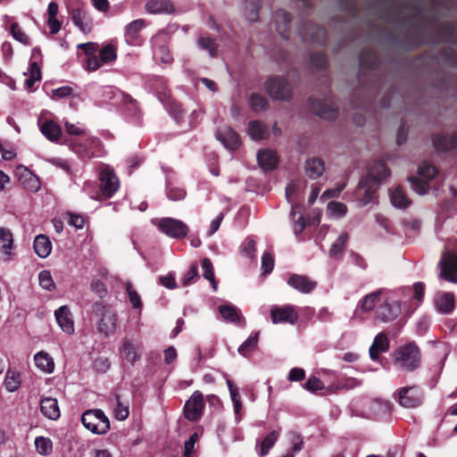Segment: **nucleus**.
Here are the masks:
<instances>
[{"label":"nucleus","instance_id":"nucleus-44","mask_svg":"<svg viewBox=\"0 0 457 457\" xmlns=\"http://www.w3.org/2000/svg\"><path fill=\"white\" fill-rule=\"evenodd\" d=\"M197 46L202 49L209 53L211 57L217 55V44L214 39L211 37H201L197 40Z\"/></svg>","mask_w":457,"mask_h":457},{"label":"nucleus","instance_id":"nucleus-23","mask_svg":"<svg viewBox=\"0 0 457 457\" xmlns=\"http://www.w3.org/2000/svg\"><path fill=\"white\" fill-rule=\"evenodd\" d=\"M40 411L45 417L53 420H56L61 415L57 400L52 397H46L41 400Z\"/></svg>","mask_w":457,"mask_h":457},{"label":"nucleus","instance_id":"nucleus-31","mask_svg":"<svg viewBox=\"0 0 457 457\" xmlns=\"http://www.w3.org/2000/svg\"><path fill=\"white\" fill-rule=\"evenodd\" d=\"M247 131L250 137L253 140L265 139L269 137L268 128L259 120L251 121Z\"/></svg>","mask_w":457,"mask_h":457},{"label":"nucleus","instance_id":"nucleus-24","mask_svg":"<svg viewBox=\"0 0 457 457\" xmlns=\"http://www.w3.org/2000/svg\"><path fill=\"white\" fill-rule=\"evenodd\" d=\"M389 348V340L386 334L379 333L374 338V341L370 347V356L371 360L376 361L378 355L382 353L387 352Z\"/></svg>","mask_w":457,"mask_h":457},{"label":"nucleus","instance_id":"nucleus-12","mask_svg":"<svg viewBox=\"0 0 457 457\" xmlns=\"http://www.w3.org/2000/svg\"><path fill=\"white\" fill-rule=\"evenodd\" d=\"M439 265L441 267L440 277L449 282L457 284V255L445 253Z\"/></svg>","mask_w":457,"mask_h":457},{"label":"nucleus","instance_id":"nucleus-58","mask_svg":"<svg viewBox=\"0 0 457 457\" xmlns=\"http://www.w3.org/2000/svg\"><path fill=\"white\" fill-rule=\"evenodd\" d=\"M290 440L292 443V448L291 450L294 453H298L302 450L303 441L300 434L296 432H290L289 433Z\"/></svg>","mask_w":457,"mask_h":457},{"label":"nucleus","instance_id":"nucleus-47","mask_svg":"<svg viewBox=\"0 0 457 457\" xmlns=\"http://www.w3.org/2000/svg\"><path fill=\"white\" fill-rule=\"evenodd\" d=\"M245 17L249 21L258 19L259 3L256 0H246L245 4Z\"/></svg>","mask_w":457,"mask_h":457},{"label":"nucleus","instance_id":"nucleus-36","mask_svg":"<svg viewBox=\"0 0 457 457\" xmlns=\"http://www.w3.org/2000/svg\"><path fill=\"white\" fill-rule=\"evenodd\" d=\"M27 77L25 79V85L28 89L33 87L37 81L41 80V71L37 62H30L28 72H24Z\"/></svg>","mask_w":457,"mask_h":457},{"label":"nucleus","instance_id":"nucleus-53","mask_svg":"<svg viewBox=\"0 0 457 457\" xmlns=\"http://www.w3.org/2000/svg\"><path fill=\"white\" fill-rule=\"evenodd\" d=\"M155 58L164 64H170L173 61V57L170 53V50L165 46H160L155 49Z\"/></svg>","mask_w":457,"mask_h":457},{"label":"nucleus","instance_id":"nucleus-6","mask_svg":"<svg viewBox=\"0 0 457 457\" xmlns=\"http://www.w3.org/2000/svg\"><path fill=\"white\" fill-rule=\"evenodd\" d=\"M117 58V48L112 44H107L99 51V56L87 57L85 68L87 71H96L104 64L113 62Z\"/></svg>","mask_w":457,"mask_h":457},{"label":"nucleus","instance_id":"nucleus-9","mask_svg":"<svg viewBox=\"0 0 457 457\" xmlns=\"http://www.w3.org/2000/svg\"><path fill=\"white\" fill-rule=\"evenodd\" d=\"M204 408V395L201 392L195 391L185 403L184 416L190 421H196L201 418Z\"/></svg>","mask_w":457,"mask_h":457},{"label":"nucleus","instance_id":"nucleus-46","mask_svg":"<svg viewBox=\"0 0 457 457\" xmlns=\"http://www.w3.org/2000/svg\"><path fill=\"white\" fill-rule=\"evenodd\" d=\"M10 32L15 40L25 46L30 45L29 36H27L26 33L22 30L19 23L12 22L10 27Z\"/></svg>","mask_w":457,"mask_h":457},{"label":"nucleus","instance_id":"nucleus-59","mask_svg":"<svg viewBox=\"0 0 457 457\" xmlns=\"http://www.w3.org/2000/svg\"><path fill=\"white\" fill-rule=\"evenodd\" d=\"M68 216H69L68 223L71 226H73L76 228H82L84 227L85 222H86L84 216H82L80 214L71 213V212H69Z\"/></svg>","mask_w":457,"mask_h":457},{"label":"nucleus","instance_id":"nucleus-4","mask_svg":"<svg viewBox=\"0 0 457 457\" xmlns=\"http://www.w3.org/2000/svg\"><path fill=\"white\" fill-rule=\"evenodd\" d=\"M83 426L94 434L104 435L110 429L109 419L99 409L87 410L81 417Z\"/></svg>","mask_w":457,"mask_h":457},{"label":"nucleus","instance_id":"nucleus-56","mask_svg":"<svg viewBox=\"0 0 457 457\" xmlns=\"http://www.w3.org/2000/svg\"><path fill=\"white\" fill-rule=\"evenodd\" d=\"M262 268L264 274L272 271L274 268V259L270 253H264L262 258Z\"/></svg>","mask_w":457,"mask_h":457},{"label":"nucleus","instance_id":"nucleus-8","mask_svg":"<svg viewBox=\"0 0 457 457\" xmlns=\"http://www.w3.org/2000/svg\"><path fill=\"white\" fill-rule=\"evenodd\" d=\"M266 90L276 100H288L292 96V87L286 79L273 77L267 80Z\"/></svg>","mask_w":457,"mask_h":457},{"label":"nucleus","instance_id":"nucleus-64","mask_svg":"<svg viewBox=\"0 0 457 457\" xmlns=\"http://www.w3.org/2000/svg\"><path fill=\"white\" fill-rule=\"evenodd\" d=\"M345 184H338L335 188L328 189L326 190L322 195L321 199L330 198V197H337L341 191L345 188Z\"/></svg>","mask_w":457,"mask_h":457},{"label":"nucleus","instance_id":"nucleus-43","mask_svg":"<svg viewBox=\"0 0 457 457\" xmlns=\"http://www.w3.org/2000/svg\"><path fill=\"white\" fill-rule=\"evenodd\" d=\"M391 202L397 208H406L410 204V201L400 187H396L391 193Z\"/></svg>","mask_w":457,"mask_h":457},{"label":"nucleus","instance_id":"nucleus-10","mask_svg":"<svg viewBox=\"0 0 457 457\" xmlns=\"http://www.w3.org/2000/svg\"><path fill=\"white\" fill-rule=\"evenodd\" d=\"M423 393L417 386L403 387L398 391V402L405 408H415L421 404Z\"/></svg>","mask_w":457,"mask_h":457},{"label":"nucleus","instance_id":"nucleus-55","mask_svg":"<svg viewBox=\"0 0 457 457\" xmlns=\"http://www.w3.org/2000/svg\"><path fill=\"white\" fill-rule=\"evenodd\" d=\"M111 363L108 358L100 356L95 359L93 369L97 373H105L110 369Z\"/></svg>","mask_w":457,"mask_h":457},{"label":"nucleus","instance_id":"nucleus-38","mask_svg":"<svg viewBox=\"0 0 457 457\" xmlns=\"http://www.w3.org/2000/svg\"><path fill=\"white\" fill-rule=\"evenodd\" d=\"M324 29L313 24L309 25L306 29L305 34L303 35L304 40L310 39L311 41L318 43H322L324 41Z\"/></svg>","mask_w":457,"mask_h":457},{"label":"nucleus","instance_id":"nucleus-61","mask_svg":"<svg viewBox=\"0 0 457 457\" xmlns=\"http://www.w3.org/2000/svg\"><path fill=\"white\" fill-rule=\"evenodd\" d=\"M78 47L79 49H82L85 52V54L87 55V57L96 56V53L98 50V45L96 43L88 42V43L79 44L78 46Z\"/></svg>","mask_w":457,"mask_h":457},{"label":"nucleus","instance_id":"nucleus-62","mask_svg":"<svg viewBox=\"0 0 457 457\" xmlns=\"http://www.w3.org/2000/svg\"><path fill=\"white\" fill-rule=\"evenodd\" d=\"M328 208L332 213H335L338 216L345 214L347 210L345 204L334 201L328 204Z\"/></svg>","mask_w":457,"mask_h":457},{"label":"nucleus","instance_id":"nucleus-27","mask_svg":"<svg viewBox=\"0 0 457 457\" xmlns=\"http://www.w3.org/2000/svg\"><path fill=\"white\" fill-rule=\"evenodd\" d=\"M36 366L45 373H52L54 370V359L46 352H38L34 356Z\"/></svg>","mask_w":457,"mask_h":457},{"label":"nucleus","instance_id":"nucleus-63","mask_svg":"<svg viewBox=\"0 0 457 457\" xmlns=\"http://www.w3.org/2000/svg\"><path fill=\"white\" fill-rule=\"evenodd\" d=\"M72 92V88L71 87H61L52 90V96L54 98H63L70 96Z\"/></svg>","mask_w":457,"mask_h":457},{"label":"nucleus","instance_id":"nucleus-18","mask_svg":"<svg viewBox=\"0 0 457 457\" xmlns=\"http://www.w3.org/2000/svg\"><path fill=\"white\" fill-rule=\"evenodd\" d=\"M141 349V343L132 339L125 338L120 348V355L129 363H135L139 359L138 351Z\"/></svg>","mask_w":457,"mask_h":457},{"label":"nucleus","instance_id":"nucleus-1","mask_svg":"<svg viewBox=\"0 0 457 457\" xmlns=\"http://www.w3.org/2000/svg\"><path fill=\"white\" fill-rule=\"evenodd\" d=\"M390 172L383 162L374 163L366 177L359 182L356 195L363 204L370 203L376 193L379 183L386 179Z\"/></svg>","mask_w":457,"mask_h":457},{"label":"nucleus","instance_id":"nucleus-37","mask_svg":"<svg viewBox=\"0 0 457 457\" xmlns=\"http://www.w3.org/2000/svg\"><path fill=\"white\" fill-rule=\"evenodd\" d=\"M4 386L7 391L14 392L21 386V374L16 370H8L4 378Z\"/></svg>","mask_w":457,"mask_h":457},{"label":"nucleus","instance_id":"nucleus-5","mask_svg":"<svg viewBox=\"0 0 457 457\" xmlns=\"http://www.w3.org/2000/svg\"><path fill=\"white\" fill-rule=\"evenodd\" d=\"M96 312L99 318L97 329L104 337L113 334L117 328V313L110 306L96 304Z\"/></svg>","mask_w":457,"mask_h":457},{"label":"nucleus","instance_id":"nucleus-21","mask_svg":"<svg viewBox=\"0 0 457 457\" xmlns=\"http://www.w3.org/2000/svg\"><path fill=\"white\" fill-rule=\"evenodd\" d=\"M435 304L442 313H450L455 307L454 295L450 292H438L435 296Z\"/></svg>","mask_w":457,"mask_h":457},{"label":"nucleus","instance_id":"nucleus-35","mask_svg":"<svg viewBox=\"0 0 457 457\" xmlns=\"http://www.w3.org/2000/svg\"><path fill=\"white\" fill-rule=\"evenodd\" d=\"M113 415L119 420H125L129 415V402H123L120 395H116L112 406Z\"/></svg>","mask_w":457,"mask_h":457},{"label":"nucleus","instance_id":"nucleus-13","mask_svg":"<svg viewBox=\"0 0 457 457\" xmlns=\"http://www.w3.org/2000/svg\"><path fill=\"white\" fill-rule=\"evenodd\" d=\"M400 314V305L397 302L389 303L387 299L381 301L376 309V316L383 322L395 320Z\"/></svg>","mask_w":457,"mask_h":457},{"label":"nucleus","instance_id":"nucleus-48","mask_svg":"<svg viewBox=\"0 0 457 457\" xmlns=\"http://www.w3.org/2000/svg\"><path fill=\"white\" fill-rule=\"evenodd\" d=\"M203 276L204 278L211 281L214 290L217 288V284L214 278L213 266L210 259L204 258L202 262Z\"/></svg>","mask_w":457,"mask_h":457},{"label":"nucleus","instance_id":"nucleus-26","mask_svg":"<svg viewBox=\"0 0 457 457\" xmlns=\"http://www.w3.org/2000/svg\"><path fill=\"white\" fill-rule=\"evenodd\" d=\"M304 169L306 175L312 179L320 177L325 170L323 161L316 157L307 160Z\"/></svg>","mask_w":457,"mask_h":457},{"label":"nucleus","instance_id":"nucleus-39","mask_svg":"<svg viewBox=\"0 0 457 457\" xmlns=\"http://www.w3.org/2000/svg\"><path fill=\"white\" fill-rule=\"evenodd\" d=\"M259 333L252 334L238 348V353L243 356H248L256 347Z\"/></svg>","mask_w":457,"mask_h":457},{"label":"nucleus","instance_id":"nucleus-50","mask_svg":"<svg viewBox=\"0 0 457 457\" xmlns=\"http://www.w3.org/2000/svg\"><path fill=\"white\" fill-rule=\"evenodd\" d=\"M38 280L40 287L46 290L52 291L55 288V284L49 270L40 271Z\"/></svg>","mask_w":457,"mask_h":457},{"label":"nucleus","instance_id":"nucleus-25","mask_svg":"<svg viewBox=\"0 0 457 457\" xmlns=\"http://www.w3.org/2000/svg\"><path fill=\"white\" fill-rule=\"evenodd\" d=\"M258 162L264 170H273L278 163V156L272 150H261L257 154Z\"/></svg>","mask_w":457,"mask_h":457},{"label":"nucleus","instance_id":"nucleus-41","mask_svg":"<svg viewBox=\"0 0 457 457\" xmlns=\"http://www.w3.org/2000/svg\"><path fill=\"white\" fill-rule=\"evenodd\" d=\"M145 23L143 20H137L130 22L126 27V38L129 43H134L138 32L144 28Z\"/></svg>","mask_w":457,"mask_h":457},{"label":"nucleus","instance_id":"nucleus-3","mask_svg":"<svg viewBox=\"0 0 457 457\" xmlns=\"http://www.w3.org/2000/svg\"><path fill=\"white\" fill-rule=\"evenodd\" d=\"M152 223L164 235L169 237L180 239L186 237L189 232L188 226L182 220L164 217L154 219Z\"/></svg>","mask_w":457,"mask_h":457},{"label":"nucleus","instance_id":"nucleus-34","mask_svg":"<svg viewBox=\"0 0 457 457\" xmlns=\"http://www.w3.org/2000/svg\"><path fill=\"white\" fill-rule=\"evenodd\" d=\"M349 238V235L346 232L342 233L337 240L332 244L329 249V255L335 259H340L342 256L346 244Z\"/></svg>","mask_w":457,"mask_h":457},{"label":"nucleus","instance_id":"nucleus-14","mask_svg":"<svg viewBox=\"0 0 457 457\" xmlns=\"http://www.w3.org/2000/svg\"><path fill=\"white\" fill-rule=\"evenodd\" d=\"M287 284L302 294H310L317 287L316 281L307 276L299 274L290 275Z\"/></svg>","mask_w":457,"mask_h":457},{"label":"nucleus","instance_id":"nucleus-52","mask_svg":"<svg viewBox=\"0 0 457 457\" xmlns=\"http://www.w3.org/2000/svg\"><path fill=\"white\" fill-rule=\"evenodd\" d=\"M437 174V170L435 166L423 162L419 168V175L426 180H430Z\"/></svg>","mask_w":457,"mask_h":457},{"label":"nucleus","instance_id":"nucleus-16","mask_svg":"<svg viewBox=\"0 0 457 457\" xmlns=\"http://www.w3.org/2000/svg\"><path fill=\"white\" fill-rule=\"evenodd\" d=\"M54 316L61 329L68 334L74 333V321L72 319L70 308L67 305H62L54 312Z\"/></svg>","mask_w":457,"mask_h":457},{"label":"nucleus","instance_id":"nucleus-15","mask_svg":"<svg viewBox=\"0 0 457 457\" xmlns=\"http://www.w3.org/2000/svg\"><path fill=\"white\" fill-rule=\"evenodd\" d=\"M310 108L313 113L325 120H333L337 114V109L331 102L312 100Z\"/></svg>","mask_w":457,"mask_h":457},{"label":"nucleus","instance_id":"nucleus-28","mask_svg":"<svg viewBox=\"0 0 457 457\" xmlns=\"http://www.w3.org/2000/svg\"><path fill=\"white\" fill-rule=\"evenodd\" d=\"M433 144L439 151H447L450 149H457V134L452 137L445 135H437L433 137Z\"/></svg>","mask_w":457,"mask_h":457},{"label":"nucleus","instance_id":"nucleus-49","mask_svg":"<svg viewBox=\"0 0 457 457\" xmlns=\"http://www.w3.org/2000/svg\"><path fill=\"white\" fill-rule=\"evenodd\" d=\"M412 189L420 195H425L428 193L429 186L428 181L423 178L411 177L409 179Z\"/></svg>","mask_w":457,"mask_h":457},{"label":"nucleus","instance_id":"nucleus-11","mask_svg":"<svg viewBox=\"0 0 457 457\" xmlns=\"http://www.w3.org/2000/svg\"><path fill=\"white\" fill-rule=\"evenodd\" d=\"M99 180L102 194L105 197H112L119 188V179L108 167L101 170Z\"/></svg>","mask_w":457,"mask_h":457},{"label":"nucleus","instance_id":"nucleus-29","mask_svg":"<svg viewBox=\"0 0 457 457\" xmlns=\"http://www.w3.org/2000/svg\"><path fill=\"white\" fill-rule=\"evenodd\" d=\"M34 250L40 258L47 257L52 251V243L45 235H38L34 240Z\"/></svg>","mask_w":457,"mask_h":457},{"label":"nucleus","instance_id":"nucleus-19","mask_svg":"<svg viewBox=\"0 0 457 457\" xmlns=\"http://www.w3.org/2000/svg\"><path fill=\"white\" fill-rule=\"evenodd\" d=\"M71 20L76 27L85 34L91 32L93 29V22L87 13L79 8L73 9L71 12Z\"/></svg>","mask_w":457,"mask_h":457},{"label":"nucleus","instance_id":"nucleus-42","mask_svg":"<svg viewBox=\"0 0 457 457\" xmlns=\"http://www.w3.org/2000/svg\"><path fill=\"white\" fill-rule=\"evenodd\" d=\"M36 449L38 453L48 455L53 451V443L50 438L45 436H37L35 439Z\"/></svg>","mask_w":457,"mask_h":457},{"label":"nucleus","instance_id":"nucleus-57","mask_svg":"<svg viewBox=\"0 0 457 457\" xmlns=\"http://www.w3.org/2000/svg\"><path fill=\"white\" fill-rule=\"evenodd\" d=\"M127 292L129 297V301L132 303L134 308H140L142 305L140 296L136 292V290L133 288L132 285L130 283L127 284Z\"/></svg>","mask_w":457,"mask_h":457},{"label":"nucleus","instance_id":"nucleus-60","mask_svg":"<svg viewBox=\"0 0 457 457\" xmlns=\"http://www.w3.org/2000/svg\"><path fill=\"white\" fill-rule=\"evenodd\" d=\"M324 387L322 381L317 377H311L305 383V388L309 391L315 392Z\"/></svg>","mask_w":457,"mask_h":457},{"label":"nucleus","instance_id":"nucleus-17","mask_svg":"<svg viewBox=\"0 0 457 457\" xmlns=\"http://www.w3.org/2000/svg\"><path fill=\"white\" fill-rule=\"evenodd\" d=\"M216 137L229 150H236L240 145L238 135L229 127L219 129Z\"/></svg>","mask_w":457,"mask_h":457},{"label":"nucleus","instance_id":"nucleus-2","mask_svg":"<svg viewBox=\"0 0 457 457\" xmlns=\"http://www.w3.org/2000/svg\"><path fill=\"white\" fill-rule=\"evenodd\" d=\"M395 364L401 370L412 371L420 364V353L417 345L408 344L394 352Z\"/></svg>","mask_w":457,"mask_h":457},{"label":"nucleus","instance_id":"nucleus-7","mask_svg":"<svg viewBox=\"0 0 457 457\" xmlns=\"http://www.w3.org/2000/svg\"><path fill=\"white\" fill-rule=\"evenodd\" d=\"M270 312L271 321L274 324L294 325L299 319L298 308L292 304L272 305Z\"/></svg>","mask_w":457,"mask_h":457},{"label":"nucleus","instance_id":"nucleus-32","mask_svg":"<svg viewBox=\"0 0 457 457\" xmlns=\"http://www.w3.org/2000/svg\"><path fill=\"white\" fill-rule=\"evenodd\" d=\"M40 130L51 141H57L62 134L61 127L53 120L45 121L41 125Z\"/></svg>","mask_w":457,"mask_h":457},{"label":"nucleus","instance_id":"nucleus-33","mask_svg":"<svg viewBox=\"0 0 457 457\" xmlns=\"http://www.w3.org/2000/svg\"><path fill=\"white\" fill-rule=\"evenodd\" d=\"M384 294L383 290L375 291L366 295L361 302V308L364 312H370L378 308V304L381 303V296Z\"/></svg>","mask_w":457,"mask_h":457},{"label":"nucleus","instance_id":"nucleus-54","mask_svg":"<svg viewBox=\"0 0 457 457\" xmlns=\"http://www.w3.org/2000/svg\"><path fill=\"white\" fill-rule=\"evenodd\" d=\"M198 278V267L197 264L193 263L187 273L181 278V284L184 287L189 286Z\"/></svg>","mask_w":457,"mask_h":457},{"label":"nucleus","instance_id":"nucleus-51","mask_svg":"<svg viewBox=\"0 0 457 457\" xmlns=\"http://www.w3.org/2000/svg\"><path fill=\"white\" fill-rule=\"evenodd\" d=\"M249 102L254 112L262 111L268 105L267 99L259 94H252Z\"/></svg>","mask_w":457,"mask_h":457},{"label":"nucleus","instance_id":"nucleus-45","mask_svg":"<svg viewBox=\"0 0 457 457\" xmlns=\"http://www.w3.org/2000/svg\"><path fill=\"white\" fill-rule=\"evenodd\" d=\"M219 312L224 320L230 322H237L240 320L238 311L231 305H220Z\"/></svg>","mask_w":457,"mask_h":457},{"label":"nucleus","instance_id":"nucleus-20","mask_svg":"<svg viewBox=\"0 0 457 457\" xmlns=\"http://www.w3.org/2000/svg\"><path fill=\"white\" fill-rule=\"evenodd\" d=\"M13 237L12 232L4 228H0V259L9 261L12 257Z\"/></svg>","mask_w":457,"mask_h":457},{"label":"nucleus","instance_id":"nucleus-40","mask_svg":"<svg viewBox=\"0 0 457 457\" xmlns=\"http://www.w3.org/2000/svg\"><path fill=\"white\" fill-rule=\"evenodd\" d=\"M279 431L273 430L271 431L265 438L262 440L260 445V455L264 456L268 454L269 451L272 448V446L277 442L279 436Z\"/></svg>","mask_w":457,"mask_h":457},{"label":"nucleus","instance_id":"nucleus-30","mask_svg":"<svg viewBox=\"0 0 457 457\" xmlns=\"http://www.w3.org/2000/svg\"><path fill=\"white\" fill-rule=\"evenodd\" d=\"M273 19L277 31L281 37H287L288 24L291 21L289 14L284 10H278Z\"/></svg>","mask_w":457,"mask_h":457},{"label":"nucleus","instance_id":"nucleus-22","mask_svg":"<svg viewBox=\"0 0 457 457\" xmlns=\"http://www.w3.org/2000/svg\"><path fill=\"white\" fill-rule=\"evenodd\" d=\"M145 8L147 12L153 14H170L174 12L173 4L170 0H148Z\"/></svg>","mask_w":457,"mask_h":457}]
</instances>
